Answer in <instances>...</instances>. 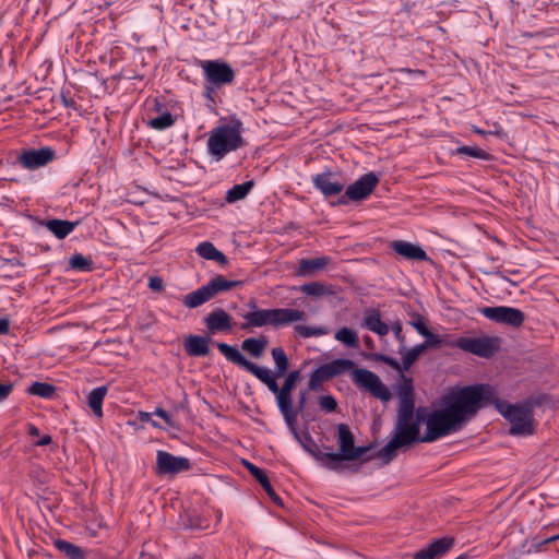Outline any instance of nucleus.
<instances>
[{
    "label": "nucleus",
    "mask_w": 559,
    "mask_h": 559,
    "mask_svg": "<svg viewBox=\"0 0 559 559\" xmlns=\"http://www.w3.org/2000/svg\"><path fill=\"white\" fill-rule=\"evenodd\" d=\"M492 397L481 404V408L488 405H495L499 414L510 423V433L530 435L532 433L531 409L525 405L510 404L507 401L497 397V391L491 385Z\"/></svg>",
    "instance_id": "nucleus-5"
},
{
    "label": "nucleus",
    "mask_w": 559,
    "mask_h": 559,
    "mask_svg": "<svg viewBox=\"0 0 559 559\" xmlns=\"http://www.w3.org/2000/svg\"><path fill=\"white\" fill-rule=\"evenodd\" d=\"M277 407L293 436L299 432L297 429V417L299 412L293 408V400H276Z\"/></svg>",
    "instance_id": "nucleus-28"
},
{
    "label": "nucleus",
    "mask_w": 559,
    "mask_h": 559,
    "mask_svg": "<svg viewBox=\"0 0 559 559\" xmlns=\"http://www.w3.org/2000/svg\"><path fill=\"white\" fill-rule=\"evenodd\" d=\"M248 306L252 311L246 312L242 316L245 322L240 324L241 330H250L265 325L273 326L272 309H258L254 301L249 302Z\"/></svg>",
    "instance_id": "nucleus-18"
},
{
    "label": "nucleus",
    "mask_w": 559,
    "mask_h": 559,
    "mask_svg": "<svg viewBox=\"0 0 559 559\" xmlns=\"http://www.w3.org/2000/svg\"><path fill=\"white\" fill-rule=\"evenodd\" d=\"M391 330H392V332L394 334V337L399 342V349L403 350L404 349V345L406 344V340H405V335L402 332V323L400 321L393 322L392 325H391Z\"/></svg>",
    "instance_id": "nucleus-49"
},
{
    "label": "nucleus",
    "mask_w": 559,
    "mask_h": 559,
    "mask_svg": "<svg viewBox=\"0 0 559 559\" xmlns=\"http://www.w3.org/2000/svg\"><path fill=\"white\" fill-rule=\"evenodd\" d=\"M474 556L471 552H463L459 555L455 559H472Z\"/></svg>",
    "instance_id": "nucleus-63"
},
{
    "label": "nucleus",
    "mask_w": 559,
    "mask_h": 559,
    "mask_svg": "<svg viewBox=\"0 0 559 559\" xmlns=\"http://www.w3.org/2000/svg\"><path fill=\"white\" fill-rule=\"evenodd\" d=\"M10 331V321L5 318H0V335L8 334Z\"/></svg>",
    "instance_id": "nucleus-58"
},
{
    "label": "nucleus",
    "mask_w": 559,
    "mask_h": 559,
    "mask_svg": "<svg viewBox=\"0 0 559 559\" xmlns=\"http://www.w3.org/2000/svg\"><path fill=\"white\" fill-rule=\"evenodd\" d=\"M379 182L380 175L373 171H369L349 185L345 189L344 193L337 198L335 202H332V205L344 206L348 205L350 202H360L367 200L372 194Z\"/></svg>",
    "instance_id": "nucleus-6"
},
{
    "label": "nucleus",
    "mask_w": 559,
    "mask_h": 559,
    "mask_svg": "<svg viewBox=\"0 0 559 559\" xmlns=\"http://www.w3.org/2000/svg\"><path fill=\"white\" fill-rule=\"evenodd\" d=\"M334 337L338 342L343 343L346 347H349V348L359 347V340H358L357 333L347 326H343V328L338 329L336 331Z\"/></svg>",
    "instance_id": "nucleus-40"
},
{
    "label": "nucleus",
    "mask_w": 559,
    "mask_h": 559,
    "mask_svg": "<svg viewBox=\"0 0 559 559\" xmlns=\"http://www.w3.org/2000/svg\"><path fill=\"white\" fill-rule=\"evenodd\" d=\"M404 447L394 437L377 453V457L381 459L385 464L390 463L396 455L397 449Z\"/></svg>",
    "instance_id": "nucleus-42"
},
{
    "label": "nucleus",
    "mask_w": 559,
    "mask_h": 559,
    "mask_svg": "<svg viewBox=\"0 0 559 559\" xmlns=\"http://www.w3.org/2000/svg\"><path fill=\"white\" fill-rule=\"evenodd\" d=\"M266 346L267 340L264 336L260 338L249 337L241 344V348L254 358L261 357Z\"/></svg>",
    "instance_id": "nucleus-36"
},
{
    "label": "nucleus",
    "mask_w": 559,
    "mask_h": 559,
    "mask_svg": "<svg viewBox=\"0 0 559 559\" xmlns=\"http://www.w3.org/2000/svg\"><path fill=\"white\" fill-rule=\"evenodd\" d=\"M53 545L67 559H86V550L66 539H56Z\"/></svg>",
    "instance_id": "nucleus-32"
},
{
    "label": "nucleus",
    "mask_w": 559,
    "mask_h": 559,
    "mask_svg": "<svg viewBox=\"0 0 559 559\" xmlns=\"http://www.w3.org/2000/svg\"><path fill=\"white\" fill-rule=\"evenodd\" d=\"M452 346L481 358L492 357L500 348V338L497 336L466 337L455 340Z\"/></svg>",
    "instance_id": "nucleus-8"
},
{
    "label": "nucleus",
    "mask_w": 559,
    "mask_h": 559,
    "mask_svg": "<svg viewBox=\"0 0 559 559\" xmlns=\"http://www.w3.org/2000/svg\"><path fill=\"white\" fill-rule=\"evenodd\" d=\"M211 296L205 287V285L199 287L198 289L185 295L181 299L182 304L189 308L194 309L198 308L209 300H211Z\"/></svg>",
    "instance_id": "nucleus-33"
},
{
    "label": "nucleus",
    "mask_w": 559,
    "mask_h": 559,
    "mask_svg": "<svg viewBox=\"0 0 559 559\" xmlns=\"http://www.w3.org/2000/svg\"><path fill=\"white\" fill-rule=\"evenodd\" d=\"M241 131L242 122L239 119H231L229 123L214 128L206 143L209 154L219 162L228 153L245 146Z\"/></svg>",
    "instance_id": "nucleus-4"
},
{
    "label": "nucleus",
    "mask_w": 559,
    "mask_h": 559,
    "mask_svg": "<svg viewBox=\"0 0 559 559\" xmlns=\"http://www.w3.org/2000/svg\"><path fill=\"white\" fill-rule=\"evenodd\" d=\"M421 336L425 337V341L420 345L425 346V350L428 348H439L443 345L452 346L453 344V342H447L442 336L431 332L429 329Z\"/></svg>",
    "instance_id": "nucleus-43"
},
{
    "label": "nucleus",
    "mask_w": 559,
    "mask_h": 559,
    "mask_svg": "<svg viewBox=\"0 0 559 559\" xmlns=\"http://www.w3.org/2000/svg\"><path fill=\"white\" fill-rule=\"evenodd\" d=\"M203 322L211 334L219 332L228 333L231 332L234 328L231 316L219 307L207 313Z\"/></svg>",
    "instance_id": "nucleus-17"
},
{
    "label": "nucleus",
    "mask_w": 559,
    "mask_h": 559,
    "mask_svg": "<svg viewBox=\"0 0 559 559\" xmlns=\"http://www.w3.org/2000/svg\"><path fill=\"white\" fill-rule=\"evenodd\" d=\"M318 404L325 413H334L337 409V402L331 394L319 396Z\"/></svg>",
    "instance_id": "nucleus-47"
},
{
    "label": "nucleus",
    "mask_w": 559,
    "mask_h": 559,
    "mask_svg": "<svg viewBox=\"0 0 559 559\" xmlns=\"http://www.w3.org/2000/svg\"><path fill=\"white\" fill-rule=\"evenodd\" d=\"M13 388L14 385L12 382L0 383V403L9 397L13 391Z\"/></svg>",
    "instance_id": "nucleus-54"
},
{
    "label": "nucleus",
    "mask_w": 559,
    "mask_h": 559,
    "mask_svg": "<svg viewBox=\"0 0 559 559\" xmlns=\"http://www.w3.org/2000/svg\"><path fill=\"white\" fill-rule=\"evenodd\" d=\"M57 159V152L50 146L23 148L16 156V164L27 170L46 167Z\"/></svg>",
    "instance_id": "nucleus-11"
},
{
    "label": "nucleus",
    "mask_w": 559,
    "mask_h": 559,
    "mask_svg": "<svg viewBox=\"0 0 559 559\" xmlns=\"http://www.w3.org/2000/svg\"><path fill=\"white\" fill-rule=\"evenodd\" d=\"M337 443L338 452H326L324 454L326 457L324 466L336 472L340 471V465L337 463L340 461H344L355 447V438L348 425H337Z\"/></svg>",
    "instance_id": "nucleus-13"
},
{
    "label": "nucleus",
    "mask_w": 559,
    "mask_h": 559,
    "mask_svg": "<svg viewBox=\"0 0 559 559\" xmlns=\"http://www.w3.org/2000/svg\"><path fill=\"white\" fill-rule=\"evenodd\" d=\"M195 252L205 260L215 261L221 265L228 263L227 257L219 251L212 242L203 241L198 245Z\"/></svg>",
    "instance_id": "nucleus-30"
},
{
    "label": "nucleus",
    "mask_w": 559,
    "mask_h": 559,
    "mask_svg": "<svg viewBox=\"0 0 559 559\" xmlns=\"http://www.w3.org/2000/svg\"><path fill=\"white\" fill-rule=\"evenodd\" d=\"M185 350L191 357H204L209 355V338L200 335H189L185 340Z\"/></svg>",
    "instance_id": "nucleus-25"
},
{
    "label": "nucleus",
    "mask_w": 559,
    "mask_h": 559,
    "mask_svg": "<svg viewBox=\"0 0 559 559\" xmlns=\"http://www.w3.org/2000/svg\"><path fill=\"white\" fill-rule=\"evenodd\" d=\"M153 111L157 114L156 117L150 118L147 126L156 131H164L173 127L176 122V116L166 109V105L159 99H154Z\"/></svg>",
    "instance_id": "nucleus-19"
},
{
    "label": "nucleus",
    "mask_w": 559,
    "mask_h": 559,
    "mask_svg": "<svg viewBox=\"0 0 559 559\" xmlns=\"http://www.w3.org/2000/svg\"><path fill=\"white\" fill-rule=\"evenodd\" d=\"M27 432L32 437H38L39 436V429L35 425H33V424H28L27 425Z\"/></svg>",
    "instance_id": "nucleus-60"
},
{
    "label": "nucleus",
    "mask_w": 559,
    "mask_h": 559,
    "mask_svg": "<svg viewBox=\"0 0 559 559\" xmlns=\"http://www.w3.org/2000/svg\"><path fill=\"white\" fill-rule=\"evenodd\" d=\"M390 247L395 253L409 261H427L429 259L420 246L405 240H394Z\"/></svg>",
    "instance_id": "nucleus-20"
},
{
    "label": "nucleus",
    "mask_w": 559,
    "mask_h": 559,
    "mask_svg": "<svg viewBox=\"0 0 559 559\" xmlns=\"http://www.w3.org/2000/svg\"><path fill=\"white\" fill-rule=\"evenodd\" d=\"M364 344L368 349H373L376 346L374 341L369 335L364 336Z\"/></svg>",
    "instance_id": "nucleus-61"
},
{
    "label": "nucleus",
    "mask_w": 559,
    "mask_h": 559,
    "mask_svg": "<svg viewBox=\"0 0 559 559\" xmlns=\"http://www.w3.org/2000/svg\"><path fill=\"white\" fill-rule=\"evenodd\" d=\"M306 403H307V391H301L299 394L297 407L295 411H298L299 413H301L304 411V408L306 407Z\"/></svg>",
    "instance_id": "nucleus-57"
},
{
    "label": "nucleus",
    "mask_w": 559,
    "mask_h": 559,
    "mask_svg": "<svg viewBox=\"0 0 559 559\" xmlns=\"http://www.w3.org/2000/svg\"><path fill=\"white\" fill-rule=\"evenodd\" d=\"M332 259L329 255H322L314 259H301L296 270L298 276H310L314 273L322 271L331 263Z\"/></svg>",
    "instance_id": "nucleus-23"
},
{
    "label": "nucleus",
    "mask_w": 559,
    "mask_h": 559,
    "mask_svg": "<svg viewBox=\"0 0 559 559\" xmlns=\"http://www.w3.org/2000/svg\"><path fill=\"white\" fill-rule=\"evenodd\" d=\"M200 67L203 70L204 81L214 86L223 87L235 81V71L229 63L223 60H201Z\"/></svg>",
    "instance_id": "nucleus-10"
},
{
    "label": "nucleus",
    "mask_w": 559,
    "mask_h": 559,
    "mask_svg": "<svg viewBox=\"0 0 559 559\" xmlns=\"http://www.w3.org/2000/svg\"><path fill=\"white\" fill-rule=\"evenodd\" d=\"M414 399H400L397 419L414 418Z\"/></svg>",
    "instance_id": "nucleus-45"
},
{
    "label": "nucleus",
    "mask_w": 559,
    "mask_h": 559,
    "mask_svg": "<svg viewBox=\"0 0 559 559\" xmlns=\"http://www.w3.org/2000/svg\"><path fill=\"white\" fill-rule=\"evenodd\" d=\"M492 397L491 385L477 383L453 390L441 400L442 408L424 413L426 432L421 442H435L459 431L463 424L473 418L485 401Z\"/></svg>",
    "instance_id": "nucleus-1"
},
{
    "label": "nucleus",
    "mask_w": 559,
    "mask_h": 559,
    "mask_svg": "<svg viewBox=\"0 0 559 559\" xmlns=\"http://www.w3.org/2000/svg\"><path fill=\"white\" fill-rule=\"evenodd\" d=\"M254 186L253 180L245 181L240 185L233 186L225 195V200L227 203H235L237 201L243 200L252 190Z\"/></svg>",
    "instance_id": "nucleus-34"
},
{
    "label": "nucleus",
    "mask_w": 559,
    "mask_h": 559,
    "mask_svg": "<svg viewBox=\"0 0 559 559\" xmlns=\"http://www.w3.org/2000/svg\"><path fill=\"white\" fill-rule=\"evenodd\" d=\"M548 540H549L550 543L556 542V540H559V534L548 537Z\"/></svg>",
    "instance_id": "nucleus-64"
},
{
    "label": "nucleus",
    "mask_w": 559,
    "mask_h": 559,
    "mask_svg": "<svg viewBox=\"0 0 559 559\" xmlns=\"http://www.w3.org/2000/svg\"><path fill=\"white\" fill-rule=\"evenodd\" d=\"M455 545L453 536H442L432 539L425 548L413 555V559H440L444 557Z\"/></svg>",
    "instance_id": "nucleus-16"
},
{
    "label": "nucleus",
    "mask_w": 559,
    "mask_h": 559,
    "mask_svg": "<svg viewBox=\"0 0 559 559\" xmlns=\"http://www.w3.org/2000/svg\"><path fill=\"white\" fill-rule=\"evenodd\" d=\"M294 331L296 334L304 338H309L313 336H322L328 334V329L325 326H307V325H295Z\"/></svg>",
    "instance_id": "nucleus-44"
},
{
    "label": "nucleus",
    "mask_w": 559,
    "mask_h": 559,
    "mask_svg": "<svg viewBox=\"0 0 559 559\" xmlns=\"http://www.w3.org/2000/svg\"><path fill=\"white\" fill-rule=\"evenodd\" d=\"M80 224V221L71 222L67 219L52 218L45 223L46 228L53 234L58 239H64L69 236L75 227Z\"/></svg>",
    "instance_id": "nucleus-27"
},
{
    "label": "nucleus",
    "mask_w": 559,
    "mask_h": 559,
    "mask_svg": "<svg viewBox=\"0 0 559 559\" xmlns=\"http://www.w3.org/2000/svg\"><path fill=\"white\" fill-rule=\"evenodd\" d=\"M397 394L400 399H414V383L412 378L402 374Z\"/></svg>",
    "instance_id": "nucleus-46"
},
{
    "label": "nucleus",
    "mask_w": 559,
    "mask_h": 559,
    "mask_svg": "<svg viewBox=\"0 0 559 559\" xmlns=\"http://www.w3.org/2000/svg\"><path fill=\"white\" fill-rule=\"evenodd\" d=\"M349 370H352V381L358 389L369 392L382 402H389L392 399L390 389L381 381L378 374L368 369L355 368V362L347 358H337L314 369L308 382V390L321 391L323 382Z\"/></svg>",
    "instance_id": "nucleus-2"
},
{
    "label": "nucleus",
    "mask_w": 559,
    "mask_h": 559,
    "mask_svg": "<svg viewBox=\"0 0 559 559\" xmlns=\"http://www.w3.org/2000/svg\"><path fill=\"white\" fill-rule=\"evenodd\" d=\"M548 544H550V542L548 540V537L540 538V537L536 536L532 539L530 551L531 550H534L536 552L542 551L544 549V547Z\"/></svg>",
    "instance_id": "nucleus-52"
},
{
    "label": "nucleus",
    "mask_w": 559,
    "mask_h": 559,
    "mask_svg": "<svg viewBox=\"0 0 559 559\" xmlns=\"http://www.w3.org/2000/svg\"><path fill=\"white\" fill-rule=\"evenodd\" d=\"M70 269L78 272H91L94 266V261L91 257H85L81 253H74L69 259Z\"/></svg>",
    "instance_id": "nucleus-41"
},
{
    "label": "nucleus",
    "mask_w": 559,
    "mask_h": 559,
    "mask_svg": "<svg viewBox=\"0 0 559 559\" xmlns=\"http://www.w3.org/2000/svg\"><path fill=\"white\" fill-rule=\"evenodd\" d=\"M426 408L419 407L416 412V418L412 419H397L395 424L394 438L404 447L412 445L416 442H421L420 424L424 420V413Z\"/></svg>",
    "instance_id": "nucleus-12"
},
{
    "label": "nucleus",
    "mask_w": 559,
    "mask_h": 559,
    "mask_svg": "<svg viewBox=\"0 0 559 559\" xmlns=\"http://www.w3.org/2000/svg\"><path fill=\"white\" fill-rule=\"evenodd\" d=\"M479 311L490 321L515 329L525 321V314L521 309L509 306L484 307Z\"/></svg>",
    "instance_id": "nucleus-14"
},
{
    "label": "nucleus",
    "mask_w": 559,
    "mask_h": 559,
    "mask_svg": "<svg viewBox=\"0 0 559 559\" xmlns=\"http://www.w3.org/2000/svg\"><path fill=\"white\" fill-rule=\"evenodd\" d=\"M452 154L461 156V157L469 156V157L481 159V160H490L491 159V155L478 146L462 145V146L456 147Z\"/></svg>",
    "instance_id": "nucleus-39"
},
{
    "label": "nucleus",
    "mask_w": 559,
    "mask_h": 559,
    "mask_svg": "<svg viewBox=\"0 0 559 559\" xmlns=\"http://www.w3.org/2000/svg\"><path fill=\"white\" fill-rule=\"evenodd\" d=\"M300 292L316 298L333 294L332 287L321 282L306 283L300 286Z\"/></svg>",
    "instance_id": "nucleus-37"
},
{
    "label": "nucleus",
    "mask_w": 559,
    "mask_h": 559,
    "mask_svg": "<svg viewBox=\"0 0 559 559\" xmlns=\"http://www.w3.org/2000/svg\"><path fill=\"white\" fill-rule=\"evenodd\" d=\"M362 326L379 336H384L390 331L389 325L381 320L380 311L372 308L366 310Z\"/></svg>",
    "instance_id": "nucleus-24"
},
{
    "label": "nucleus",
    "mask_w": 559,
    "mask_h": 559,
    "mask_svg": "<svg viewBox=\"0 0 559 559\" xmlns=\"http://www.w3.org/2000/svg\"><path fill=\"white\" fill-rule=\"evenodd\" d=\"M294 438L298 441L302 449L317 461L323 462V464L326 462V457L324 456L326 452H322L320 450L319 445L308 430L298 432L297 436H294Z\"/></svg>",
    "instance_id": "nucleus-26"
},
{
    "label": "nucleus",
    "mask_w": 559,
    "mask_h": 559,
    "mask_svg": "<svg viewBox=\"0 0 559 559\" xmlns=\"http://www.w3.org/2000/svg\"><path fill=\"white\" fill-rule=\"evenodd\" d=\"M415 319L411 322V325L420 334L423 335L427 330L428 326L424 320V318L420 314H414Z\"/></svg>",
    "instance_id": "nucleus-51"
},
{
    "label": "nucleus",
    "mask_w": 559,
    "mask_h": 559,
    "mask_svg": "<svg viewBox=\"0 0 559 559\" xmlns=\"http://www.w3.org/2000/svg\"><path fill=\"white\" fill-rule=\"evenodd\" d=\"M373 449L372 444L354 447L344 461H355Z\"/></svg>",
    "instance_id": "nucleus-48"
},
{
    "label": "nucleus",
    "mask_w": 559,
    "mask_h": 559,
    "mask_svg": "<svg viewBox=\"0 0 559 559\" xmlns=\"http://www.w3.org/2000/svg\"><path fill=\"white\" fill-rule=\"evenodd\" d=\"M153 415L155 416H158L160 417L167 426L169 427H173V428H178V424L177 421L174 419V417L167 412L165 411L164 408L162 407H157L154 412H153Z\"/></svg>",
    "instance_id": "nucleus-50"
},
{
    "label": "nucleus",
    "mask_w": 559,
    "mask_h": 559,
    "mask_svg": "<svg viewBox=\"0 0 559 559\" xmlns=\"http://www.w3.org/2000/svg\"><path fill=\"white\" fill-rule=\"evenodd\" d=\"M61 103L64 107L67 108H73L75 109L76 108V102L72 98V97H69L67 94L64 93H61Z\"/></svg>",
    "instance_id": "nucleus-56"
},
{
    "label": "nucleus",
    "mask_w": 559,
    "mask_h": 559,
    "mask_svg": "<svg viewBox=\"0 0 559 559\" xmlns=\"http://www.w3.org/2000/svg\"><path fill=\"white\" fill-rule=\"evenodd\" d=\"M241 285V281H229L223 275H216L205 284V287L211 298H213L221 293L231 290Z\"/></svg>",
    "instance_id": "nucleus-29"
},
{
    "label": "nucleus",
    "mask_w": 559,
    "mask_h": 559,
    "mask_svg": "<svg viewBox=\"0 0 559 559\" xmlns=\"http://www.w3.org/2000/svg\"><path fill=\"white\" fill-rule=\"evenodd\" d=\"M191 469V462L183 456H176L167 451L158 450L156 453V474L177 475Z\"/></svg>",
    "instance_id": "nucleus-15"
},
{
    "label": "nucleus",
    "mask_w": 559,
    "mask_h": 559,
    "mask_svg": "<svg viewBox=\"0 0 559 559\" xmlns=\"http://www.w3.org/2000/svg\"><path fill=\"white\" fill-rule=\"evenodd\" d=\"M148 287L154 292H163L165 288L164 280L160 276H151Z\"/></svg>",
    "instance_id": "nucleus-53"
},
{
    "label": "nucleus",
    "mask_w": 559,
    "mask_h": 559,
    "mask_svg": "<svg viewBox=\"0 0 559 559\" xmlns=\"http://www.w3.org/2000/svg\"><path fill=\"white\" fill-rule=\"evenodd\" d=\"M403 71L415 75V76H425L426 72L424 70H412V69H404Z\"/></svg>",
    "instance_id": "nucleus-62"
},
{
    "label": "nucleus",
    "mask_w": 559,
    "mask_h": 559,
    "mask_svg": "<svg viewBox=\"0 0 559 559\" xmlns=\"http://www.w3.org/2000/svg\"><path fill=\"white\" fill-rule=\"evenodd\" d=\"M311 182L313 188L326 200L334 197L340 198L344 193L346 187L342 174L328 166L324 167L321 173L312 175Z\"/></svg>",
    "instance_id": "nucleus-7"
},
{
    "label": "nucleus",
    "mask_w": 559,
    "mask_h": 559,
    "mask_svg": "<svg viewBox=\"0 0 559 559\" xmlns=\"http://www.w3.org/2000/svg\"><path fill=\"white\" fill-rule=\"evenodd\" d=\"M216 346L226 359L250 372L266 385L269 391L275 395V400H293V391L300 380V370H293L287 373L283 385L280 386L276 381L280 377L272 376V372L267 368L260 367L248 360L237 347L227 343H217Z\"/></svg>",
    "instance_id": "nucleus-3"
},
{
    "label": "nucleus",
    "mask_w": 559,
    "mask_h": 559,
    "mask_svg": "<svg viewBox=\"0 0 559 559\" xmlns=\"http://www.w3.org/2000/svg\"><path fill=\"white\" fill-rule=\"evenodd\" d=\"M51 442H52L51 436L45 435L39 440H37L35 442V444L38 447H45V445H49Z\"/></svg>",
    "instance_id": "nucleus-59"
},
{
    "label": "nucleus",
    "mask_w": 559,
    "mask_h": 559,
    "mask_svg": "<svg viewBox=\"0 0 559 559\" xmlns=\"http://www.w3.org/2000/svg\"><path fill=\"white\" fill-rule=\"evenodd\" d=\"M424 352L425 346H421L420 344H417L409 349L405 344L403 350L399 349V354L402 356V364H400L395 358L381 353H368L364 354V357L371 361L383 362L394 370L403 372L408 371Z\"/></svg>",
    "instance_id": "nucleus-9"
},
{
    "label": "nucleus",
    "mask_w": 559,
    "mask_h": 559,
    "mask_svg": "<svg viewBox=\"0 0 559 559\" xmlns=\"http://www.w3.org/2000/svg\"><path fill=\"white\" fill-rule=\"evenodd\" d=\"M272 358L275 364V372L272 376L283 377L287 373L289 367L288 357L283 347H274L271 350Z\"/></svg>",
    "instance_id": "nucleus-35"
},
{
    "label": "nucleus",
    "mask_w": 559,
    "mask_h": 559,
    "mask_svg": "<svg viewBox=\"0 0 559 559\" xmlns=\"http://www.w3.org/2000/svg\"><path fill=\"white\" fill-rule=\"evenodd\" d=\"M306 318L307 314L304 310L293 308L272 309V319L274 328L286 326L294 322L305 321Z\"/></svg>",
    "instance_id": "nucleus-22"
},
{
    "label": "nucleus",
    "mask_w": 559,
    "mask_h": 559,
    "mask_svg": "<svg viewBox=\"0 0 559 559\" xmlns=\"http://www.w3.org/2000/svg\"><path fill=\"white\" fill-rule=\"evenodd\" d=\"M107 392L108 388L106 385H100L93 389L87 395V405L97 418H102L104 416L103 403Z\"/></svg>",
    "instance_id": "nucleus-31"
},
{
    "label": "nucleus",
    "mask_w": 559,
    "mask_h": 559,
    "mask_svg": "<svg viewBox=\"0 0 559 559\" xmlns=\"http://www.w3.org/2000/svg\"><path fill=\"white\" fill-rule=\"evenodd\" d=\"M26 392L43 399H52L56 394V386L47 382L35 381L27 388Z\"/></svg>",
    "instance_id": "nucleus-38"
},
{
    "label": "nucleus",
    "mask_w": 559,
    "mask_h": 559,
    "mask_svg": "<svg viewBox=\"0 0 559 559\" xmlns=\"http://www.w3.org/2000/svg\"><path fill=\"white\" fill-rule=\"evenodd\" d=\"M243 465L248 469V472L252 475V477L261 485V487L266 492L267 497L277 506L282 507L283 501L281 497L274 490L267 475L265 472L259 466L254 465L249 461H243Z\"/></svg>",
    "instance_id": "nucleus-21"
},
{
    "label": "nucleus",
    "mask_w": 559,
    "mask_h": 559,
    "mask_svg": "<svg viewBox=\"0 0 559 559\" xmlns=\"http://www.w3.org/2000/svg\"><path fill=\"white\" fill-rule=\"evenodd\" d=\"M217 88H218L217 86H214V85H212L211 83H209V82L204 81V96H205L209 100H211V102H213V103H215V99H214V97H213V94L215 93V91H216Z\"/></svg>",
    "instance_id": "nucleus-55"
}]
</instances>
